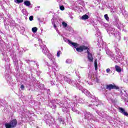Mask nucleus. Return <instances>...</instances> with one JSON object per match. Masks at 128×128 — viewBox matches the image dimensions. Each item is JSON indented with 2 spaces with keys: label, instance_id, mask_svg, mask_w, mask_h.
I'll list each match as a JSON object with an SVG mask.
<instances>
[{
  "label": "nucleus",
  "instance_id": "nucleus-44",
  "mask_svg": "<svg viewBox=\"0 0 128 128\" xmlns=\"http://www.w3.org/2000/svg\"><path fill=\"white\" fill-rule=\"evenodd\" d=\"M20 88H21V90H24V85L22 84L20 86Z\"/></svg>",
  "mask_w": 128,
  "mask_h": 128
},
{
  "label": "nucleus",
  "instance_id": "nucleus-29",
  "mask_svg": "<svg viewBox=\"0 0 128 128\" xmlns=\"http://www.w3.org/2000/svg\"><path fill=\"white\" fill-rule=\"evenodd\" d=\"M12 60H13V62L16 65L18 64V59L16 58V57H13Z\"/></svg>",
  "mask_w": 128,
  "mask_h": 128
},
{
  "label": "nucleus",
  "instance_id": "nucleus-54",
  "mask_svg": "<svg viewBox=\"0 0 128 128\" xmlns=\"http://www.w3.org/2000/svg\"><path fill=\"white\" fill-rule=\"evenodd\" d=\"M48 92H50V90H48Z\"/></svg>",
  "mask_w": 128,
  "mask_h": 128
},
{
  "label": "nucleus",
  "instance_id": "nucleus-48",
  "mask_svg": "<svg viewBox=\"0 0 128 128\" xmlns=\"http://www.w3.org/2000/svg\"><path fill=\"white\" fill-rule=\"evenodd\" d=\"M50 84H52V86H54V82L52 81H50Z\"/></svg>",
  "mask_w": 128,
  "mask_h": 128
},
{
  "label": "nucleus",
  "instance_id": "nucleus-17",
  "mask_svg": "<svg viewBox=\"0 0 128 128\" xmlns=\"http://www.w3.org/2000/svg\"><path fill=\"white\" fill-rule=\"evenodd\" d=\"M86 52L88 54V61L89 60L90 62H94V58L92 57V54L90 52H88V50H86Z\"/></svg>",
  "mask_w": 128,
  "mask_h": 128
},
{
  "label": "nucleus",
  "instance_id": "nucleus-32",
  "mask_svg": "<svg viewBox=\"0 0 128 128\" xmlns=\"http://www.w3.org/2000/svg\"><path fill=\"white\" fill-rule=\"evenodd\" d=\"M24 2V0H14L16 4H22Z\"/></svg>",
  "mask_w": 128,
  "mask_h": 128
},
{
  "label": "nucleus",
  "instance_id": "nucleus-18",
  "mask_svg": "<svg viewBox=\"0 0 128 128\" xmlns=\"http://www.w3.org/2000/svg\"><path fill=\"white\" fill-rule=\"evenodd\" d=\"M118 110L120 112V114H124V116H128V112H126V110L124 109V108L119 107L118 108Z\"/></svg>",
  "mask_w": 128,
  "mask_h": 128
},
{
  "label": "nucleus",
  "instance_id": "nucleus-46",
  "mask_svg": "<svg viewBox=\"0 0 128 128\" xmlns=\"http://www.w3.org/2000/svg\"><path fill=\"white\" fill-rule=\"evenodd\" d=\"M84 128H92V126L90 124H88V126H86Z\"/></svg>",
  "mask_w": 128,
  "mask_h": 128
},
{
  "label": "nucleus",
  "instance_id": "nucleus-56",
  "mask_svg": "<svg viewBox=\"0 0 128 128\" xmlns=\"http://www.w3.org/2000/svg\"><path fill=\"white\" fill-rule=\"evenodd\" d=\"M36 66H38V64H36Z\"/></svg>",
  "mask_w": 128,
  "mask_h": 128
},
{
  "label": "nucleus",
  "instance_id": "nucleus-3",
  "mask_svg": "<svg viewBox=\"0 0 128 128\" xmlns=\"http://www.w3.org/2000/svg\"><path fill=\"white\" fill-rule=\"evenodd\" d=\"M52 102H54L58 106L59 108H62L63 112L66 114V112H70V107L68 106V100L60 101V100H56L52 101Z\"/></svg>",
  "mask_w": 128,
  "mask_h": 128
},
{
  "label": "nucleus",
  "instance_id": "nucleus-45",
  "mask_svg": "<svg viewBox=\"0 0 128 128\" xmlns=\"http://www.w3.org/2000/svg\"><path fill=\"white\" fill-rule=\"evenodd\" d=\"M39 8H40V6H37V7H36L35 8H34V10H36V12H38V10Z\"/></svg>",
  "mask_w": 128,
  "mask_h": 128
},
{
  "label": "nucleus",
  "instance_id": "nucleus-20",
  "mask_svg": "<svg viewBox=\"0 0 128 128\" xmlns=\"http://www.w3.org/2000/svg\"><path fill=\"white\" fill-rule=\"evenodd\" d=\"M101 34L100 32V30H97V34H95L96 36H98V44H100V42H102V36H100Z\"/></svg>",
  "mask_w": 128,
  "mask_h": 128
},
{
  "label": "nucleus",
  "instance_id": "nucleus-43",
  "mask_svg": "<svg viewBox=\"0 0 128 128\" xmlns=\"http://www.w3.org/2000/svg\"><path fill=\"white\" fill-rule=\"evenodd\" d=\"M29 20L32 22V20H34V16H31L29 17Z\"/></svg>",
  "mask_w": 128,
  "mask_h": 128
},
{
  "label": "nucleus",
  "instance_id": "nucleus-38",
  "mask_svg": "<svg viewBox=\"0 0 128 128\" xmlns=\"http://www.w3.org/2000/svg\"><path fill=\"white\" fill-rule=\"evenodd\" d=\"M62 26H63V28H66L68 26V24L66 22H62Z\"/></svg>",
  "mask_w": 128,
  "mask_h": 128
},
{
  "label": "nucleus",
  "instance_id": "nucleus-15",
  "mask_svg": "<svg viewBox=\"0 0 128 128\" xmlns=\"http://www.w3.org/2000/svg\"><path fill=\"white\" fill-rule=\"evenodd\" d=\"M76 50L77 52H84V50H86V51L88 50V46H81L78 48L76 47Z\"/></svg>",
  "mask_w": 128,
  "mask_h": 128
},
{
  "label": "nucleus",
  "instance_id": "nucleus-30",
  "mask_svg": "<svg viewBox=\"0 0 128 128\" xmlns=\"http://www.w3.org/2000/svg\"><path fill=\"white\" fill-rule=\"evenodd\" d=\"M88 16L84 14L82 16V20H88Z\"/></svg>",
  "mask_w": 128,
  "mask_h": 128
},
{
  "label": "nucleus",
  "instance_id": "nucleus-26",
  "mask_svg": "<svg viewBox=\"0 0 128 128\" xmlns=\"http://www.w3.org/2000/svg\"><path fill=\"white\" fill-rule=\"evenodd\" d=\"M24 4L26 6H30V2L29 0H26L24 2Z\"/></svg>",
  "mask_w": 128,
  "mask_h": 128
},
{
  "label": "nucleus",
  "instance_id": "nucleus-47",
  "mask_svg": "<svg viewBox=\"0 0 128 128\" xmlns=\"http://www.w3.org/2000/svg\"><path fill=\"white\" fill-rule=\"evenodd\" d=\"M106 72H107V74H108V72H110V68H107L106 70Z\"/></svg>",
  "mask_w": 128,
  "mask_h": 128
},
{
  "label": "nucleus",
  "instance_id": "nucleus-51",
  "mask_svg": "<svg viewBox=\"0 0 128 128\" xmlns=\"http://www.w3.org/2000/svg\"><path fill=\"white\" fill-rule=\"evenodd\" d=\"M124 81L125 82H126V80H124Z\"/></svg>",
  "mask_w": 128,
  "mask_h": 128
},
{
  "label": "nucleus",
  "instance_id": "nucleus-2",
  "mask_svg": "<svg viewBox=\"0 0 128 128\" xmlns=\"http://www.w3.org/2000/svg\"><path fill=\"white\" fill-rule=\"evenodd\" d=\"M84 103V99L82 98H80L79 96H76V95H74L72 97V99L71 100V102L68 104V106L70 108L72 109V112H76L78 114H80V112L76 109V106L77 104H82Z\"/></svg>",
  "mask_w": 128,
  "mask_h": 128
},
{
  "label": "nucleus",
  "instance_id": "nucleus-50",
  "mask_svg": "<svg viewBox=\"0 0 128 128\" xmlns=\"http://www.w3.org/2000/svg\"><path fill=\"white\" fill-rule=\"evenodd\" d=\"M10 26H12V23L10 24Z\"/></svg>",
  "mask_w": 128,
  "mask_h": 128
},
{
  "label": "nucleus",
  "instance_id": "nucleus-14",
  "mask_svg": "<svg viewBox=\"0 0 128 128\" xmlns=\"http://www.w3.org/2000/svg\"><path fill=\"white\" fill-rule=\"evenodd\" d=\"M114 20L113 22L114 24L118 28H120V26H122V24L119 22L118 18L116 16L114 17Z\"/></svg>",
  "mask_w": 128,
  "mask_h": 128
},
{
  "label": "nucleus",
  "instance_id": "nucleus-23",
  "mask_svg": "<svg viewBox=\"0 0 128 128\" xmlns=\"http://www.w3.org/2000/svg\"><path fill=\"white\" fill-rule=\"evenodd\" d=\"M58 122L59 124H64V118H62V117H60L58 118Z\"/></svg>",
  "mask_w": 128,
  "mask_h": 128
},
{
  "label": "nucleus",
  "instance_id": "nucleus-5",
  "mask_svg": "<svg viewBox=\"0 0 128 128\" xmlns=\"http://www.w3.org/2000/svg\"><path fill=\"white\" fill-rule=\"evenodd\" d=\"M91 102L92 104L88 106H90L93 109L94 108V106H98L99 104H100V100L94 96H91Z\"/></svg>",
  "mask_w": 128,
  "mask_h": 128
},
{
  "label": "nucleus",
  "instance_id": "nucleus-40",
  "mask_svg": "<svg viewBox=\"0 0 128 128\" xmlns=\"http://www.w3.org/2000/svg\"><path fill=\"white\" fill-rule=\"evenodd\" d=\"M60 54H62V52L60 50H59L57 52V56L58 58H60Z\"/></svg>",
  "mask_w": 128,
  "mask_h": 128
},
{
  "label": "nucleus",
  "instance_id": "nucleus-35",
  "mask_svg": "<svg viewBox=\"0 0 128 128\" xmlns=\"http://www.w3.org/2000/svg\"><path fill=\"white\" fill-rule=\"evenodd\" d=\"M94 68L95 70H98V62H96V60H95L94 61Z\"/></svg>",
  "mask_w": 128,
  "mask_h": 128
},
{
  "label": "nucleus",
  "instance_id": "nucleus-33",
  "mask_svg": "<svg viewBox=\"0 0 128 128\" xmlns=\"http://www.w3.org/2000/svg\"><path fill=\"white\" fill-rule=\"evenodd\" d=\"M23 14H24L26 16H28V12L26 10H22Z\"/></svg>",
  "mask_w": 128,
  "mask_h": 128
},
{
  "label": "nucleus",
  "instance_id": "nucleus-55",
  "mask_svg": "<svg viewBox=\"0 0 128 128\" xmlns=\"http://www.w3.org/2000/svg\"><path fill=\"white\" fill-rule=\"evenodd\" d=\"M124 102H126V99L124 100Z\"/></svg>",
  "mask_w": 128,
  "mask_h": 128
},
{
  "label": "nucleus",
  "instance_id": "nucleus-57",
  "mask_svg": "<svg viewBox=\"0 0 128 128\" xmlns=\"http://www.w3.org/2000/svg\"><path fill=\"white\" fill-rule=\"evenodd\" d=\"M27 62H28V61Z\"/></svg>",
  "mask_w": 128,
  "mask_h": 128
},
{
  "label": "nucleus",
  "instance_id": "nucleus-10",
  "mask_svg": "<svg viewBox=\"0 0 128 128\" xmlns=\"http://www.w3.org/2000/svg\"><path fill=\"white\" fill-rule=\"evenodd\" d=\"M5 78L7 82L10 84H12L14 82L12 78V77L10 76V72H8V70H6L5 71Z\"/></svg>",
  "mask_w": 128,
  "mask_h": 128
},
{
  "label": "nucleus",
  "instance_id": "nucleus-6",
  "mask_svg": "<svg viewBox=\"0 0 128 128\" xmlns=\"http://www.w3.org/2000/svg\"><path fill=\"white\" fill-rule=\"evenodd\" d=\"M84 118H85V120H90V122H96V116L88 112H84Z\"/></svg>",
  "mask_w": 128,
  "mask_h": 128
},
{
  "label": "nucleus",
  "instance_id": "nucleus-31",
  "mask_svg": "<svg viewBox=\"0 0 128 128\" xmlns=\"http://www.w3.org/2000/svg\"><path fill=\"white\" fill-rule=\"evenodd\" d=\"M32 32L36 33L38 32V28L34 27L32 28Z\"/></svg>",
  "mask_w": 128,
  "mask_h": 128
},
{
  "label": "nucleus",
  "instance_id": "nucleus-21",
  "mask_svg": "<svg viewBox=\"0 0 128 128\" xmlns=\"http://www.w3.org/2000/svg\"><path fill=\"white\" fill-rule=\"evenodd\" d=\"M56 20V18L54 17H53L52 18V24L54 25V28H55L57 32H60V31L58 30V28H56V24H54V21Z\"/></svg>",
  "mask_w": 128,
  "mask_h": 128
},
{
  "label": "nucleus",
  "instance_id": "nucleus-11",
  "mask_svg": "<svg viewBox=\"0 0 128 128\" xmlns=\"http://www.w3.org/2000/svg\"><path fill=\"white\" fill-rule=\"evenodd\" d=\"M107 32L110 36H116V30L112 26H111L107 29Z\"/></svg>",
  "mask_w": 128,
  "mask_h": 128
},
{
  "label": "nucleus",
  "instance_id": "nucleus-7",
  "mask_svg": "<svg viewBox=\"0 0 128 128\" xmlns=\"http://www.w3.org/2000/svg\"><path fill=\"white\" fill-rule=\"evenodd\" d=\"M44 120L46 122V124L48 126H52V124H55L56 120H54V117H48L47 115L44 116Z\"/></svg>",
  "mask_w": 128,
  "mask_h": 128
},
{
  "label": "nucleus",
  "instance_id": "nucleus-49",
  "mask_svg": "<svg viewBox=\"0 0 128 128\" xmlns=\"http://www.w3.org/2000/svg\"><path fill=\"white\" fill-rule=\"evenodd\" d=\"M22 30H24V28L22 27Z\"/></svg>",
  "mask_w": 128,
  "mask_h": 128
},
{
  "label": "nucleus",
  "instance_id": "nucleus-22",
  "mask_svg": "<svg viewBox=\"0 0 128 128\" xmlns=\"http://www.w3.org/2000/svg\"><path fill=\"white\" fill-rule=\"evenodd\" d=\"M114 48L115 50L116 51V52H117V54L120 52V49H118V42L115 43Z\"/></svg>",
  "mask_w": 128,
  "mask_h": 128
},
{
  "label": "nucleus",
  "instance_id": "nucleus-42",
  "mask_svg": "<svg viewBox=\"0 0 128 128\" xmlns=\"http://www.w3.org/2000/svg\"><path fill=\"white\" fill-rule=\"evenodd\" d=\"M60 8L61 10H64V6H60Z\"/></svg>",
  "mask_w": 128,
  "mask_h": 128
},
{
  "label": "nucleus",
  "instance_id": "nucleus-41",
  "mask_svg": "<svg viewBox=\"0 0 128 128\" xmlns=\"http://www.w3.org/2000/svg\"><path fill=\"white\" fill-rule=\"evenodd\" d=\"M96 4H100V0H94V1Z\"/></svg>",
  "mask_w": 128,
  "mask_h": 128
},
{
  "label": "nucleus",
  "instance_id": "nucleus-37",
  "mask_svg": "<svg viewBox=\"0 0 128 128\" xmlns=\"http://www.w3.org/2000/svg\"><path fill=\"white\" fill-rule=\"evenodd\" d=\"M96 112L100 116H102V118H104V116L102 115V113L100 112H98V110H96Z\"/></svg>",
  "mask_w": 128,
  "mask_h": 128
},
{
  "label": "nucleus",
  "instance_id": "nucleus-24",
  "mask_svg": "<svg viewBox=\"0 0 128 128\" xmlns=\"http://www.w3.org/2000/svg\"><path fill=\"white\" fill-rule=\"evenodd\" d=\"M115 70L118 72H122V68L120 66H116Z\"/></svg>",
  "mask_w": 128,
  "mask_h": 128
},
{
  "label": "nucleus",
  "instance_id": "nucleus-9",
  "mask_svg": "<svg viewBox=\"0 0 128 128\" xmlns=\"http://www.w3.org/2000/svg\"><path fill=\"white\" fill-rule=\"evenodd\" d=\"M109 56L110 58L112 60H114V62H116V60L117 62H122L124 60V58H122V57L121 56H116L113 53H112Z\"/></svg>",
  "mask_w": 128,
  "mask_h": 128
},
{
  "label": "nucleus",
  "instance_id": "nucleus-12",
  "mask_svg": "<svg viewBox=\"0 0 128 128\" xmlns=\"http://www.w3.org/2000/svg\"><path fill=\"white\" fill-rule=\"evenodd\" d=\"M106 90H120V87L112 84H107L106 86Z\"/></svg>",
  "mask_w": 128,
  "mask_h": 128
},
{
  "label": "nucleus",
  "instance_id": "nucleus-25",
  "mask_svg": "<svg viewBox=\"0 0 128 128\" xmlns=\"http://www.w3.org/2000/svg\"><path fill=\"white\" fill-rule=\"evenodd\" d=\"M122 14H123L124 18H128V14L126 10H124L122 11Z\"/></svg>",
  "mask_w": 128,
  "mask_h": 128
},
{
  "label": "nucleus",
  "instance_id": "nucleus-27",
  "mask_svg": "<svg viewBox=\"0 0 128 128\" xmlns=\"http://www.w3.org/2000/svg\"><path fill=\"white\" fill-rule=\"evenodd\" d=\"M106 54H108V56H110L112 54V52L110 50L108 49L107 50H106Z\"/></svg>",
  "mask_w": 128,
  "mask_h": 128
},
{
  "label": "nucleus",
  "instance_id": "nucleus-28",
  "mask_svg": "<svg viewBox=\"0 0 128 128\" xmlns=\"http://www.w3.org/2000/svg\"><path fill=\"white\" fill-rule=\"evenodd\" d=\"M50 106L53 109V112H54V110H56V105H54V104H50Z\"/></svg>",
  "mask_w": 128,
  "mask_h": 128
},
{
  "label": "nucleus",
  "instance_id": "nucleus-8",
  "mask_svg": "<svg viewBox=\"0 0 128 128\" xmlns=\"http://www.w3.org/2000/svg\"><path fill=\"white\" fill-rule=\"evenodd\" d=\"M18 124V121L16 119L12 120L9 123H6L5 124V126L6 128H16Z\"/></svg>",
  "mask_w": 128,
  "mask_h": 128
},
{
  "label": "nucleus",
  "instance_id": "nucleus-13",
  "mask_svg": "<svg viewBox=\"0 0 128 128\" xmlns=\"http://www.w3.org/2000/svg\"><path fill=\"white\" fill-rule=\"evenodd\" d=\"M63 40L64 42H68L69 44H71L72 46H74V48H78V44L76 42H72L70 40H68V39L64 37Z\"/></svg>",
  "mask_w": 128,
  "mask_h": 128
},
{
  "label": "nucleus",
  "instance_id": "nucleus-39",
  "mask_svg": "<svg viewBox=\"0 0 128 128\" xmlns=\"http://www.w3.org/2000/svg\"><path fill=\"white\" fill-rule=\"evenodd\" d=\"M38 42L40 46H46L42 44V39H39Z\"/></svg>",
  "mask_w": 128,
  "mask_h": 128
},
{
  "label": "nucleus",
  "instance_id": "nucleus-53",
  "mask_svg": "<svg viewBox=\"0 0 128 128\" xmlns=\"http://www.w3.org/2000/svg\"><path fill=\"white\" fill-rule=\"evenodd\" d=\"M70 18H72V19L74 18V17H72V16H71Z\"/></svg>",
  "mask_w": 128,
  "mask_h": 128
},
{
  "label": "nucleus",
  "instance_id": "nucleus-4",
  "mask_svg": "<svg viewBox=\"0 0 128 128\" xmlns=\"http://www.w3.org/2000/svg\"><path fill=\"white\" fill-rule=\"evenodd\" d=\"M46 56L48 58L49 60H50L52 70L54 72H58V64L56 62V59L54 58V57L50 52Z\"/></svg>",
  "mask_w": 128,
  "mask_h": 128
},
{
  "label": "nucleus",
  "instance_id": "nucleus-19",
  "mask_svg": "<svg viewBox=\"0 0 128 128\" xmlns=\"http://www.w3.org/2000/svg\"><path fill=\"white\" fill-rule=\"evenodd\" d=\"M80 90H82V92L86 96H92L90 92H88V90L84 88V87H82V88Z\"/></svg>",
  "mask_w": 128,
  "mask_h": 128
},
{
  "label": "nucleus",
  "instance_id": "nucleus-1",
  "mask_svg": "<svg viewBox=\"0 0 128 128\" xmlns=\"http://www.w3.org/2000/svg\"><path fill=\"white\" fill-rule=\"evenodd\" d=\"M56 78L57 80H58L59 82H64L65 80V82L69 84H71V86L77 88L78 90H82V86H80V84H82L80 80H78L74 82V80H72L70 78H67L66 76L60 74H59Z\"/></svg>",
  "mask_w": 128,
  "mask_h": 128
},
{
  "label": "nucleus",
  "instance_id": "nucleus-52",
  "mask_svg": "<svg viewBox=\"0 0 128 128\" xmlns=\"http://www.w3.org/2000/svg\"><path fill=\"white\" fill-rule=\"evenodd\" d=\"M44 62H46V64H48V62H46V60H44Z\"/></svg>",
  "mask_w": 128,
  "mask_h": 128
},
{
  "label": "nucleus",
  "instance_id": "nucleus-34",
  "mask_svg": "<svg viewBox=\"0 0 128 128\" xmlns=\"http://www.w3.org/2000/svg\"><path fill=\"white\" fill-rule=\"evenodd\" d=\"M104 18L107 20V22H110V18H108V14H106L104 16Z\"/></svg>",
  "mask_w": 128,
  "mask_h": 128
},
{
  "label": "nucleus",
  "instance_id": "nucleus-36",
  "mask_svg": "<svg viewBox=\"0 0 128 128\" xmlns=\"http://www.w3.org/2000/svg\"><path fill=\"white\" fill-rule=\"evenodd\" d=\"M66 64H72V60L70 59H67L66 61Z\"/></svg>",
  "mask_w": 128,
  "mask_h": 128
},
{
  "label": "nucleus",
  "instance_id": "nucleus-16",
  "mask_svg": "<svg viewBox=\"0 0 128 128\" xmlns=\"http://www.w3.org/2000/svg\"><path fill=\"white\" fill-rule=\"evenodd\" d=\"M41 48L42 50L43 54H46V56L50 52V50H48V49L46 46H41Z\"/></svg>",
  "mask_w": 128,
  "mask_h": 128
}]
</instances>
